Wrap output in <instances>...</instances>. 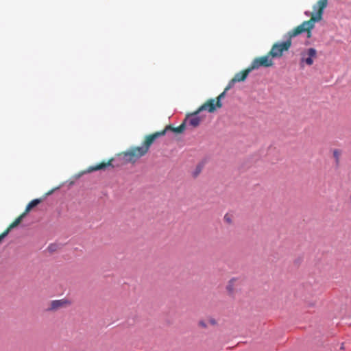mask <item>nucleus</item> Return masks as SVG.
Returning <instances> with one entry per match:
<instances>
[{
    "mask_svg": "<svg viewBox=\"0 0 351 351\" xmlns=\"http://www.w3.org/2000/svg\"><path fill=\"white\" fill-rule=\"evenodd\" d=\"M202 169V167L201 165H197L195 172L193 173V176L197 177L199 175V173L201 172Z\"/></svg>",
    "mask_w": 351,
    "mask_h": 351,
    "instance_id": "nucleus-17",
    "label": "nucleus"
},
{
    "mask_svg": "<svg viewBox=\"0 0 351 351\" xmlns=\"http://www.w3.org/2000/svg\"><path fill=\"white\" fill-rule=\"evenodd\" d=\"M251 71L252 69H250V67L249 66L246 69L236 73L234 77L232 79V83L243 82Z\"/></svg>",
    "mask_w": 351,
    "mask_h": 351,
    "instance_id": "nucleus-11",
    "label": "nucleus"
},
{
    "mask_svg": "<svg viewBox=\"0 0 351 351\" xmlns=\"http://www.w3.org/2000/svg\"><path fill=\"white\" fill-rule=\"evenodd\" d=\"M223 220L227 224H232V217L230 214L226 213L223 217Z\"/></svg>",
    "mask_w": 351,
    "mask_h": 351,
    "instance_id": "nucleus-16",
    "label": "nucleus"
},
{
    "mask_svg": "<svg viewBox=\"0 0 351 351\" xmlns=\"http://www.w3.org/2000/svg\"><path fill=\"white\" fill-rule=\"evenodd\" d=\"M328 5V0H319L313 7V12L311 13V17L309 20L304 21L300 25L293 29L291 36H296L303 32H308V37L310 32L313 29L315 23L322 20L324 10Z\"/></svg>",
    "mask_w": 351,
    "mask_h": 351,
    "instance_id": "nucleus-1",
    "label": "nucleus"
},
{
    "mask_svg": "<svg viewBox=\"0 0 351 351\" xmlns=\"http://www.w3.org/2000/svg\"><path fill=\"white\" fill-rule=\"evenodd\" d=\"M210 323H211L212 324H215V321L214 319H211V320H210Z\"/></svg>",
    "mask_w": 351,
    "mask_h": 351,
    "instance_id": "nucleus-20",
    "label": "nucleus"
},
{
    "mask_svg": "<svg viewBox=\"0 0 351 351\" xmlns=\"http://www.w3.org/2000/svg\"><path fill=\"white\" fill-rule=\"evenodd\" d=\"M300 64L305 63L308 66L313 64V59L317 56V51L314 48H309L301 52Z\"/></svg>",
    "mask_w": 351,
    "mask_h": 351,
    "instance_id": "nucleus-6",
    "label": "nucleus"
},
{
    "mask_svg": "<svg viewBox=\"0 0 351 351\" xmlns=\"http://www.w3.org/2000/svg\"><path fill=\"white\" fill-rule=\"evenodd\" d=\"M114 160L113 158H110L108 161H103L100 162L99 164H97L96 165L90 166L86 170V173H91L93 171H99V170H105L108 167L113 168L114 166L112 165V162Z\"/></svg>",
    "mask_w": 351,
    "mask_h": 351,
    "instance_id": "nucleus-9",
    "label": "nucleus"
},
{
    "mask_svg": "<svg viewBox=\"0 0 351 351\" xmlns=\"http://www.w3.org/2000/svg\"><path fill=\"white\" fill-rule=\"evenodd\" d=\"M157 134H149L145 138L141 146L132 147L128 150L121 153L123 159L127 162L134 163L141 157L144 156L148 152L156 140Z\"/></svg>",
    "mask_w": 351,
    "mask_h": 351,
    "instance_id": "nucleus-2",
    "label": "nucleus"
},
{
    "mask_svg": "<svg viewBox=\"0 0 351 351\" xmlns=\"http://www.w3.org/2000/svg\"><path fill=\"white\" fill-rule=\"evenodd\" d=\"M71 305V302L66 299L55 300L50 302L49 307L47 308L48 311H56L61 308H66Z\"/></svg>",
    "mask_w": 351,
    "mask_h": 351,
    "instance_id": "nucleus-7",
    "label": "nucleus"
},
{
    "mask_svg": "<svg viewBox=\"0 0 351 351\" xmlns=\"http://www.w3.org/2000/svg\"><path fill=\"white\" fill-rule=\"evenodd\" d=\"M225 97V93H221L216 99H209L197 109V112L206 110L209 112H215L217 108L222 107L221 99Z\"/></svg>",
    "mask_w": 351,
    "mask_h": 351,
    "instance_id": "nucleus-4",
    "label": "nucleus"
},
{
    "mask_svg": "<svg viewBox=\"0 0 351 351\" xmlns=\"http://www.w3.org/2000/svg\"><path fill=\"white\" fill-rule=\"evenodd\" d=\"M332 154H333V157L335 159L336 163L338 164L339 162V159H340V156L341 154V151L339 149H335L333 151Z\"/></svg>",
    "mask_w": 351,
    "mask_h": 351,
    "instance_id": "nucleus-15",
    "label": "nucleus"
},
{
    "mask_svg": "<svg viewBox=\"0 0 351 351\" xmlns=\"http://www.w3.org/2000/svg\"><path fill=\"white\" fill-rule=\"evenodd\" d=\"M199 113L197 110L194 112L188 114L184 120L185 124L188 123L189 125L193 128L197 127L202 121V119L197 116Z\"/></svg>",
    "mask_w": 351,
    "mask_h": 351,
    "instance_id": "nucleus-10",
    "label": "nucleus"
},
{
    "mask_svg": "<svg viewBox=\"0 0 351 351\" xmlns=\"http://www.w3.org/2000/svg\"><path fill=\"white\" fill-rule=\"evenodd\" d=\"M293 32H289V39L287 40L282 42V43H274L271 49V50L268 52L269 55L271 56V58H280L282 56L283 53L285 51H287L289 49L291 45V38L293 36H291V33Z\"/></svg>",
    "mask_w": 351,
    "mask_h": 351,
    "instance_id": "nucleus-3",
    "label": "nucleus"
},
{
    "mask_svg": "<svg viewBox=\"0 0 351 351\" xmlns=\"http://www.w3.org/2000/svg\"><path fill=\"white\" fill-rule=\"evenodd\" d=\"M240 280L239 278H231L226 286V290L230 295H233L236 291L237 287L239 285Z\"/></svg>",
    "mask_w": 351,
    "mask_h": 351,
    "instance_id": "nucleus-12",
    "label": "nucleus"
},
{
    "mask_svg": "<svg viewBox=\"0 0 351 351\" xmlns=\"http://www.w3.org/2000/svg\"><path fill=\"white\" fill-rule=\"evenodd\" d=\"M41 202L40 199H34L32 200L26 206L25 211L23 213V214H25L26 215L34 207L36 206L38 204H39Z\"/></svg>",
    "mask_w": 351,
    "mask_h": 351,
    "instance_id": "nucleus-14",
    "label": "nucleus"
},
{
    "mask_svg": "<svg viewBox=\"0 0 351 351\" xmlns=\"http://www.w3.org/2000/svg\"><path fill=\"white\" fill-rule=\"evenodd\" d=\"M274 65L273 58L267 53L265 56L258 57L254 59L250 67L252 71L260 67H270Z\"/></svg>",
    "mask_w": 351,
    "mask_h": 351,
    "instance_id": "nucleus-5",
    "label": "nucleus"
},
{
    "mask_svg": "<svg viewBox=\"0 0 351 351\" xmlns=\"http://www.w3.org/2000/svg\"><path fill=\"white\" fill-rule=\"evenodd\" d=\"M234 83H232V80L230 81L228 85L225 88L223 93H226L230 88H232V86L234 85Z\"/></svg>",
    "mask_w": 351,
    "mask_h": 351,
    "instance_id": "nucleus-18",
    "label": "nucleus"
},
{
    "mask_svg": "<svg viewBox=\"0 0 351 351\" xmlns=\"http://www.w3.org/2000/svg\"><path fill=\"white\" fill-rule=\"evenodd\" d=\"M198 325L200 326V327H202V328H206V323L204 322V321H200L198 323Z\"/></svg>",
    "mask_w": 351,
    "mask_h": 351,
    "instance_id": "nucleus-19",
    "label": "nucleus"
},
{
    "mask_svg": "<svg viewBox=\"0 0 351 351\" xmlns=\"http://www.w3.org/2000/svg\"><path fill=\"white\" fill-rule=\"evenodd\" d=\"M185 128H186V124H185V122L184 121L178 127H173L171 125H168L165 128L164 130L159 131V132H154L152 134H157V136H156V139L159 137H161V136L165 135V134L167 131H172L175 133L180 134L184 131Z\"/></svg>",
    "mask_w": 351,
    "mask_h": 351,
    "instance_id": "nucleus-8",
    "label": "nucleus"
},
{
    "mask_svg": "<svg viewBox=\"0 0 351 351\" xmlns=\"http://www.w3.org/2000/svg\"><path fill=\"white\" fill-rule=\"evenodd\" d=\"M25 214L20 215L12 223H11L9 226L5 230V232H8V234L10 231L14 228L16 227L22 221V219L25 217Z\"/></svg>",
    "mask_w": 351,
    "mask_h": 351,
    "instance_id": "nucleus-13",
    "label": "nucleus"
}]
</instances>
